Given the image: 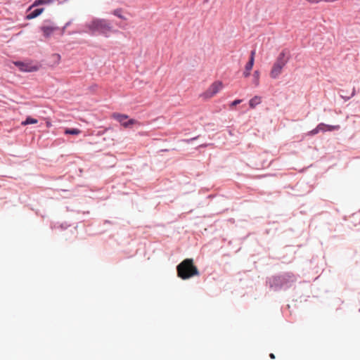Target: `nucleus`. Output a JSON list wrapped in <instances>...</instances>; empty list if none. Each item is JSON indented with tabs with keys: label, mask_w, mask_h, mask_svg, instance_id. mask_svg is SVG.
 <instances>
[{
	"label": "nucleus",
	"mask_w": 360,
	"mask_h": 360,
	"mask_svg": "<svg viewBox=\"0 0 360 360\" xmlns=\"http://www.w3.org/2000/svg\"><path fill=\"white\" fill-rule=\"evenodd\" d=\"M288 276L292 280V281H295V277L294 275H288Z\"/></svg>",
	"instance_id": "obj_20"
},
{
	"label": "nucleus",
	"mask_w": 360,
	"mask_h": 360,
	"mask_svg": "<svg viewBox=\"0 0 360 360\" xmlns=\"http://www.w3.org/2000/svg\"><path fill=\"white\" fill-rule=\"evenodd\" d=\"M288 61V57L286 56L285 51H281L276 62L274 63L271 70L270 72V77L273 79H276L282 72L283 68L285 67Z\"/></svg>",
	"instance_id": "obj_3"
},
{
	"label": "nucleus",
	"mask_w": 360,
	"mask_h": 360,
	"mask_svg": "<svg viewBox=\"0 0 360 360\" xmlns=\"http://www.w3.org/2000/svg\"><path fill=\"white\" fill-rule=\"evenodd\" d=\"M269 356H270V358H271V359H275V355H274L273 353L270 354H269Z\"/></svg>",
	"instance_id": "obj_21"
},
{
	"label": "nucleus",
	"mask_w": 360,
	"mask_h": 360,
	"mask_svg": "<svg viewBox=\"0 0 360 360\" xmlns=\"http://www.w3.org/2000/svg\"><path fill=\"white\" fill-rule=\"evenodd\" d=\"M255 51L252 50L250 53V60H252V62L255 63Z\"/></svg>",
	"instance_id": "obj_18"
},
{
	"label": "nucleus",
	"mask_w": 360,
	"mask_h": 360,
	"mask_svg": "<svg viewBox=\"0 0 360 360\" xmlns=\"http://www.w3.org/2000/svg\"><path fill=\"white\" fill-rule=\"evenodd\" d=\"M30 11V13H28L26 16L27 20H31V19L37 18V16H39V15H41L43 13L44 8H36L34 11Z\"/></svg>",
	"instance_id": "obj_9"
},
{
	"label": "nucleus",
	"mask_w": 360,
	"mask_h": 360,
	"mask_svg": "<svg viewBox=\"0 0 360 360\" xmlns=\"http://www.w3.org/2000/svg\"><path fill=\"white\" fill-rule=\"evenodd\" d=\"M328 131L327 127H325V131Z\"/></svg>",
	"instance_id": "obj_23"
},
{
	"label": "nucleus",
	"mask_w": 360,
	"mask_h": 360,
	"mask_svg": "<svg viewBox=\"0 0 360 360\" xmlns=\"http://www.w3.org/2000/svg\"><path fill=\"white\" fill-rule=\"evenodd\" d=\"M38 122V120L37 119L28 117L27 119L22 122V125H27V124H37Z\"/></svg>",
	"instance_id": "obj_13"
},
{
	"label": "nucleus",
	"mask_w": 360,
	"mask_h": 360,
	"mask_svg": "<svg viewBox=\"0 0 360 360\" xmlns=\"http://www.w3.org/2000/svg\"><path fill=\"white\" fill-rule=\"evenodd\" d=\"M13 63L22 72H34L39 69L38 66L35 63H34L31 61H30V62L15 61Z\"/></svg>",
	"instance_id": "obj_6"
},
{
	"label": "nucleus",
	"mask_w": 360,
	"mask_h": 360,
	"mask_svg": "<svg viewBox=\"0 0 360 360\" xmlns=\"http://www.w3.org/2000/svg\"><path fill=\"white\" fill-rule=\"evenodd\" d=\"M325 127H327L328 130H329V131L338 130L340 129L339 125H328V124H325L323 123H321V124H318L315 129L310 131L308 133V134L309 135H315V134H318L319 131L324 132Z\"/></svg>",
	"instance_id": "obj_7"
},
{
	"label": "nucleus",
	"mask_w": 360,
	"mask_h": 360,
	"mask_svg": "<svg viewBox=\"0 0 360 360\" xmlns=\"http://www.w3.org/2000/svg\"><path fill=\"white\" fill-rule=\"evenodd\" d=\"M262 102V98L258 96H254L250 100L249 105L251 108H255L257 105Z\"/></svg>",
	"instance_id": "obj_11"
},
{
	"label": "nucleus",
	"mask_w": 360,
	"mask_h": 360,
	"mask_svg": "<svg viewBox=\"0 0 360 360\" xmlns=\"http://www.w3.org/2000/svg\"><path fill=\"white\" fill-rule=\"evenodd\" d=\"M112 117L118 121L125 128L130 127L133 124H139L134 119H129V117L124 114L115 112L112 115Z\"/></svg>",
	"instance_id": "obj_5"
},
{
	"label": "nucleus",
	"mask_w": 360,
	"mask_h": 360,
	"mask_svg": "<svg viewBox=\"0 0 360 360\" xmlns=\"http://www.w3.org/2000/svg\"><path fill=\"white\" fill-rule=\"evenodd\" d=\"M81 133V131L78 129H66L65 130V134L78 135Z\"/></svg>",
	"instance_id": "obj_14"
},
{
	"label": "nucleus",
	"mask_w": 360,
	"mask_h": 360,
	"mask_svg": "<svg viewBox=\"0 0 360 360\" xmlns=\"http://www.w3.org/2000/svg\"><path fill=\"white\" fill-rule=\"evenodd\" d=\"M223 88V84L220 81L212 83L210 87L202 93L200 96L205 99H209L214 96Z\"/></svg>",
	"instance_id": "obj_4"
},
{
	"label": "nucleus",
	"mask_w": 360,
	"mask_h": 360,
	"mask_svg": "<svg viewBox=\"0 0 360 360\" xmlns=\"http://www.w3.org/2000/svg\"><path fill=\"white\" fill-rule=\"evenodd\" d=\"M40 30L45 38H49L56 31L58 30V27L53 24H45L40 27Z\"/></svg>",
	"instance_id": "obj_8"
},
{
	"label": "nucleus",
	"mask_w": 360,
	"mask_h": 360,
	"mask_svg": "<svg viewBox=\"0 0 360 360\" xmlns=\"http://www.w3.org/2000/svg\"><path fill=\"white\" fill-rule=\"evenodd\" d=\"M113 14L121 19H125V18L122 15L121 9H116L113 11Z\"/></svg>",
	"instance_id": "obj_16"
},
{
	"label": "nucleus",
	"mask_w": 360,
	"mask_h": 360,
	"mask_svg": "<svg viewBox=\"0 0 360 360\" xmlns=\"http://www.w3.org/2000/svg\"><path fill=\"white\" fill-rule=\"evenodd\" d=\"M46 125H47V127H50V126L51 125V124L50 122H48L46 123Z\"/></svg>",
	"instance_id": "obj_22"
},
{
	"label": "nucleus",
	"mask_w": 360,
	"mask_h": 360,
	"mask_svg": "<svg viewBox=\"0 0 360 360\" xmlns=\"http://www.w3.org/2000/svg\"><path fill=\"white\" fill-rule=\"evenodd\" d=\"M250 75V70H246L245 69L244 72H243V76L244 77L247 78Z\"/></svg>",
	"instance_id": "obj_19"
},
{
	"label": "nucleus",
	"mask_w": 360,
	"mask_h": 360,
	"mask_svg": "<svg viewBox=\"0 0 360 360\" xmlns=\"http://www.w3.org/2000/svg\"><path fill=\"white\" fill-rule=\"evenodd\" d=\"M242 102V100L240 99H236L235 101H233L231 104V106H235L239 103H240Z\"/></svg>",
	"instance_id": "obj_17"
},
{
	"label": "nucleus",
	"mask_w": 360,
	"mask_h": 360,
	"mask_svg": "<svg viewBox=\"0 0 360 360\" xmlns=\"http://www.w3.org/2000/svg\"><path fill=\"white\" fill-rule=\"evenodd\" d=\"M53 0H35L34 2L29 7L27 11H31L32 8L38 6L39 5L50 4Z\"/></svg>",
	"instance_id": "obj_10"
},
{
	"label": "nucleus",
	"mask_w": 360,
	"mask_h": 360,
	"mask_svg": "<svg viewBox=\"0 0 360 360\" xmlns=\"http://www.w3.org/2000/svg\"><path fill=\"white\" fill-rule=\"evenodd\" d=\"M86 27L91 33L99 32L105 37L112 32L111 25L104 19H95L88 23Z\"/></svg>",
	"instance_id": "obj_2"
},
{
	"label": "nucleus",
	"mask_w": 360,
	"mask_h": 360,
	"mask_svg": "<svg viewBox=\"0 0 360 360\" xmlns=\"http://www.w3.org/2000/svg\"><path fill=\"white\" fill-rule=\"evenodd\" d=\"M253 65H254V62H252V60H249V61L248 62V63L245 66V69L246 70L251 71L252 68H253Z\"/></svg>",
	"instance_id": "obj_15"
},
{
	"label": "nucleus",
	"mask_w": 360,
	"mask_h": 360,
	"mask_svg": "<svg viewBox=\"0 0 360 360\" xmlns=\"http://www.w3.org/2000/svg\"><path fill=\"white\" fill-rule=\"evenodd\" d=\"M259 77L260 72L258 70H255L253 73L252 82L255 86H258L259 84Z\"/></svg>",
	"instance_id": "obj_12"
},
{
	"label": "nucleus",
	"mask_w": 360,
	"mask_h": 360,
	"mask_svg": "<svg viewBox=\"0 0 360 360\" xmlns=\"http://www.w3.org/2000/svg\"><path fill=\"white\" fill-rule=\"evenodd\" d=\"M177 276L183 280L200 275L193 259H185L176 266Z\"/></svg>",
	"instance_id": "obj_1"
}]
</instances>
